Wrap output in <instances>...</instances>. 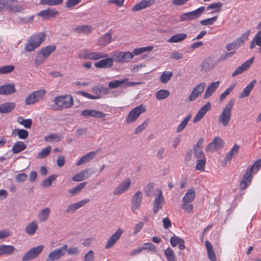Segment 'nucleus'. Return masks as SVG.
<instances>
[{
  "label": "nucleus",
  "mask_w": 261,
  "mask_h": 261,
  "mask_svg": "<svg viewBox=\"0 0 261 261\" xmlns=\"http://www.w3.org/2000/svg\"><path fill=\"white\" fill-rule=\"evenodd\" d=\"M46 35L44 33L39 32L32 35L25 45V51L30 52L38 47L45 40Z\"/></svg>",
  "instance_id": "1"
},
{
  "label": "nucleus",
  "mask_w": 261,
  "mask_h": 261,
  "mask_svg": "<svg viewBox=\"0 0 261 261\" xmlns=\"http://www.w3.org/2000/svg\"><path fill=\"white\" fill-rule=\"evenodd\" d=\"M234 105V100L233 99L229 100L219 115L218 121L224 126H227L230 122L231 116V111Z\"/></svg>",
  "instance_id": "2"
},
{
  "label": "nucleus",
  "mask_w": 261,
  "mask_h": 261,
  "mask_svg": "<svg viewBox=\"0 0 261 261\" xmlns=\"http://www.w3.org/2000/svg\"><path fill=\"white\" fill-rule=\"evenodd\" d=\"M54 101L58 110L69 108L73 104L72 97L68 94L57 96L55 97Z\"/></svg>",
  "instance_id": "3"
},
{
  "label": "nucleus",
  "mask_w": 261,
  "mask_h": 261,
  "mask_svg": "<svg viewBox=\"0 0 261 261\" xmlns=\"http://www.w3.org/2000/svg\"><path fill=\"white\" fill-rule=\"evenodd\" d=\"M78 56L80 58L84 60H97L107 57L108 54L101 52H92L88 49H84L79 52Z\"/></svg>",
  "instance_id": "4"
},
{
  "label": "nucleus",
  "mask_w": 261,
  "mask_h": 261,
  "mask_svg": "<svg viewBox=\"0 0 261 261\" xmlns=\"http://www.w3.org/2000/svg\"><path fill=\"white\" fill-rule=\"evenodd\" d=\"M146 107L143 104L133 109L127 116L126 123L130 124L135 122L142 113L146 111Z\"/></svg>",
  "instance_id": "5"
},
{
  "label": "nucleus",
  "mask_w": 261,
  "mask_h": 261,
  "mask_svg": "<svg viewBox=\"0 0 261 261\" xmlns=\"http://www.w3.org/2000/svg\"><path fill=\"white\" fill-rule=\"evenodd\" d=\"M44 248V245H41L30 249L23 255L22 260L29 261L37 258L42 252Z\"/></svg>",
  "instance_id": "6"
},
{
  "label": "nucleus",
  "mask_w": 261,
  "mask_h": 261,
  "mask_svg": "<svg viewBox=\"0 0 261 261\" xmlns=\"http://www.w3.org/2000/svg\"><path fill=\"white\" fill-rule=\"evenodd\" d=\"M46 92L45 90L41 89L31 93L25 99V105H31L42 100L44 97Z\"/></svg>",
  "instance_id": "7"
},
{
  "label": "nucleus",
  "mask_w": 261,
  "mask_h": 261,
  "mask_svg": "<svg viewBox=\"0 0 261 261\" xmlns=\"http://www.w3.org/2000/svg\"><path fill=\"white\" fill-rule=\"evenodd\" d=\"M205 10L204 7H201L196 10L182 14L180 19L181 21H190L198 18Z\"/></svg>",
  "instance_id": "8"
},
{
  "label": "nucleus",
  "mask_w": 261,
  "mask_h": 261,
  "mask_svg": "<svg viewBox=\"0 0 261 261\" xmlns=\"http://www.w3.org/2000/svg\"><path fill=\"white\" fill-rule=\"evenodd\" d=\"M9 9L14 12H19L21 10L15 0H0V11Z\"/></svg>",
  "instance_id": "9"
},
{
  "label": "nucleus",
  "mask_w": 261,
  "mask_h": 261,
  "mask_svg": "<svg viewBox=\"0 0 261 261\" xmlns=\"http://www.w3.org/2000/svg\"><path fill=\"white\" fill-rule=\"evenodd\" d=\"M56 49L54 45H48L42 48L38 53L35 60V64L38 65L42 63Z\"/></svg>",
  "instance_id": "10"
},
{
  "label": "nucleus",
  "mask_w": 261,
  "mask_h": 261,
  "mask_svg": "<svg viewBox=\"0 0 261 261\" xmlns=\"http://www.w3.org/2000/svg\"><path fill=\"white\" fill-rule=\"evenodd\" d=\"M67 248V245H64L59 248L54 249L51 251L46 258V261H54L58 260L62 256L64 255Z\"/></svg>",
  "instance_id": "11"
},
{
  "label": "nucleus",
  "mask_w": 261,
  "mask_h": 261,
  "mask_svg": "<svg viewBox=\"0 0 261 261\" xmlns=\"http://www.w3.org/2000/svg\"><path fill=\"white\" fill-rule=\"evenodd\" d=\"M155 192L158 195L155 196L153 202V211L154 214L157 213L163 207L165 202L162 191L160 189H156Z\"/></svg>",
  "instance_id": "12"
},
{
  "label": "nucleus",
  "mask_w": 261,
  "mask_h": 261,
  "mask_svg": "<svg viewBox=\"0 0 261 261\" xmlns=\"http://www.w3.org/2000/svg\"><path fill=\"white\" fill-rule=\"evenodd\" d=\"M131 181L129 178H126L122 181L114 189L113 194L115 195L122 194L126 192L130 188Z\"/></svg>",
  "instance_id": "13"
},
{
  "label": "nucleus",
  "mask_w": 261,
  "mask_h": 261,
  "mask_svg": "<svg viewBox=\"0 0 261 261\" xmlns=\"http://www.w3.org/2000/svg\"><path fill=\"white\" fill-rule=\"evenodd\" d=\"M224 145V141L219 137H216L213 141L208 144L205 150L207 152H214L221 148Z\"/></svg>",
  "instance_id": "14"
},
{
  "label": "nucleus",
  "mask_w": 261,
  "mask_h": 261,
  "mask_svg": "<svg viewBox=\"0 0 261 261\" xmlns=\"http://www.w3.org/2000/svg\"><path fill=\"white\" fill-rule=\"evenodd\" d=\"M94 173V171L91 169L88 168L83 170L72 177V180L74 181H81L83 180L88 179L91 175Z\"/></svg>",
  "instance_id": "15"
},
{
  "label": "nucleus",
  "mask_w": 261,
  "mask_h": 261,
  "mask_svg": "<svg viewBox=\"0 0 261 261\" xmlns=\"http://www.w3.org/2000/svg\"><path fill=\"white\" fill-rule=\"evenodd\" d=\"M206 87L205 83H201L196 86L190 94L189 99L190 101L196 100L199 96L203 92Z\"/></svg>",
  "instance_id": "16"
},
{
  "label": "nucleus",
  "mask_w": 261,
  "mask_h": 261,
  "mask_svg": "<svg viewBox=\"0 0 261 261\" xmlns=\"http://www.w3.org/2000/svg\"><path fill=\"white\" fill-rule=\"evenodd\" d=\"M142 201V193L140 191H137L133 196L131 201V209L135 212L139 209Z\"/></svg>",
  "instance_id": "17"
},
{
  "label": "nucleus",
  "mask_w": 261,
  "mask_h": 261,
  "mask_svg": "<svg viewBox=\"0 0 261 261\" xmlns=\"http://www.w3.org/2000/svg\"><path fill=\"white\" fill-rule=\"evenodd\" d=\"M203 141L204 140L202 138H200L193 147L194 155L198 159L205 158L204 153L202 151Z\"/></svg>",
  "instance_id": "18"
},
{
  "label": "nucleus",
  "mask_w": 261,
  "mask_h": 261,
  "mask_svg": "<svg viewBox=\"0 0 261 261\" xmlns=\"http://www.w3.org/2000/svg\"><path fill=\"white\" fill-rule=\"evenodd\" d=\"M122 233L123 230L120 228H119L109 239L108 241L105 246V248L108 249L112 247L120 238Z\"/></svg>",
  "instance_id": "19"
},
{
  "label": "nucleus",
  "mask_w": 261,
  "mask_h": 261,
  "mask_svg": "<svg viewBox=\"0 0 261 261\" xmlns=\"http://www.w3.org/2000/svg\"><path fill=\"white\" fill-rule=\"evenodd\" d=\"M89 199H85L78 201L76 203H72L67 206L65 210L66 213H73L75 211L84 206L86 204L89 202Z\"/></svg>",
  "instance_id": "20"
},
{
  "label": "nucleus",
  "mask_w": 261,
  "mask_h": 261,
  "mask_svg": "<svg viewBox=\"0 0 261 261\" xmlns=\"http://www.w3.org/2000/svg\"><path fill=\"white\" fill-rule=\"evenodd\" d=\"M254 58L252 57L251 59L245 62L241 66L236 68L234 71L232 73V76L234 77L239 74L242 73L245 71L249 68L251 65L254 61Z\"/></svg>",
  "instance_id": "21"
},
{
  "label": "nucleus",
  "mask_w": 261,
  "mask_h": 261,
  "mask_svg": "<svg viewBox=\"0 0 261 261\" xmlns=\"http://www.w3.org/2000/svg\"><path fill=\"white\" fill-rule=\"evenodd\" d=\"M252 173L251 169H246V173L243 175L242 181L240 184L241 189L244 190L250 184L252 180Z\"/></svg>",
  "instance_id": "22"
},
{
  "label": "nucleus",
  "mask_w": 261,
  "mask_h": 261,
  "mask_svg": "<svg viewBox=\"0 0 261 261\" xmlns=\"http://www.w3.org/2000/svg\"><path fill=\"white\" fill-rule=\"evenodd\" d=\"M211 105L210 102H207L199 110L197 115L193 119V122L196 123L200 121L205 115L206 113L211 109Z\"/></svg>",
  "instance_id": "23"
},
{
  "label": "nucleus",
  "mask_w": 261,
  "mask_h": 261,
  "mask_svg": "<svg viewBox=\"0 0 261 261\" xmlns=\"http://www.w3.org/2000/svg\"><path fill=\"white\" fill-rule=\"evenodd\" d=\"M102 59H103L95 63L94 65L96 68H109L113 65L112 60L108 55L107 57L102 58Z\"/></svg>",
  "instance_id": "24"
},
{
  "label": "nucleus",
  "mask_w": 261,
  "mask_h": 261,
  "mask_svg": "<svg viewBox=\"0 0 261 261\" xmlns=\"http://www.w3.org/2000/svg\"><path fill=\"white\" fill-rule=\"evenodd\" d=\"M154 3V0H142L132 8V11L134 12L140 11L151 6Z\"/></svg>",
  "instance_id": "25"
},
{
  "label": "nucleus",
  "mask_w": 261,
  "mask_h": 261,
  "mask_svg": "<svg viewBox=\"0 0 261 261\" xmlns=\"http://www.w3.org/2000/svg\"><path fill=\"white\" fill-rule=\"evenodd\" d=\"M16 92L14 84H5L0 86L1 95H11Z\"/></svg>",
  "instance_id": "26"
},
{
  "label": "nucleus",
  "mask_w": 261,
  "mask_h": 261,
  "mask_svg": "<svg viewBox=\"0 0 261 261\" xmlns=\"http://www.w3.org/2000/svg\"><path fill=\"white\" fill-rule=\"evenodd\" d=\"M58 14V12L55 9L48 8L40 11L37 15L42 17L44 19H47L56 16Z\"/></svg>",
  "instance_id": "27"
},
{
  "label": "nucleus",
  "mask_w": 261,
  "mask_h": 261,
  "mask_svg": "<svg viewBox=\"0 0 261 261\" xmlns=\"http://www.w3.org/2000/svg\"><path fill=\"white\" fill-rule=\"evenodd\" d=\"M81 114L84 116H90L99 118H104L106 116V114L93 110H84L82 111Z\"/></svg>",
  "instance_id": "28"
},
{
  "label": "nucleus",
  "mask_w": 261,
  "mask_h": 261,
  "mask_svg": "<svg viewBox=\"0 0 261 261\" xmlns=\"http://www.w3.org/2000/svg\"><path fill=\"white\" fill-rule=\"evenodd\" d=\"M250 34V31L247 30L240 37L235 39L233 42L234 46L238 49L248 39L249 36Z\"/></svg>",
  "instance_id": "29"
},
{
  "label": "nucleus",
  "mask_w": 261,
  "mask_h": 261,
  "mask_svg": "<svg viewBox=\"0 0 261 261\" xmlns=\"http://www.w3.org/2000/svg\"><path fill=\"white\" fill-rule=\"evenodd\" d=\"M38 228V223L34 220L31 223H28L24 229L25 232L29 236H33L37 231Z\"/></svg>",
  "instance_id": "30"
},
{
  "label": "nucleus",
  "mask_w": 261,
  "mask_h": 261,
  "mask_svg": "<svg viewBox=\"0 0 261 261\" xmlns=\"http://www.w3.org/2000/svg\"><path fill=\"white\" fill-rule=\"evenodd\" d=\"M170 243L172 247H175L176 245H178V248L180 250H183L185 249L184 240L176 236H173L171 238Z\"/></svg>",
  "instance_id": "31"
},
{
  "label": "nucleus",
  "mask_w": 261,
  "mask_h": 261,
  "mask_svg": "<svg viewBox=\"0 0 261 261\" xmlns=\"http://www.w3.org/2000/svg\"><path fill=\"white\" fill-rule=\"evenodd\" d=\"M220 82L217 81L213 82L207 88L205 94L204 95V98H207L213 95L216 89L219 87Z\"/></svg>",
  "instance_id": "32"
},
{
  "label": "nucleus",
  "mask_w": 261,
  "mask_h": 261,
  "mask_svg": "<svg viewBox=\"0 0 261 261\" xmlns=\"http://www.w3.org/2000/svg\"><path fill=\"white\" fill-rule=\"evenodd\" d=\"M50 210L48 207H46L41 210L38 214V218L40 222L46 221L50 215Z\"/></svg>",
  "instance_id": "33"
},
{
  "label": "nucleus",
  "mask_w": 261,
  "mask_h": 261,
  "mask_svg": "<svg viewBox=\"0 0 261 261\" xmlns=\"http://www.w3.org/2000/svg\"><path fill=\"white\" fill-rule=\"evenodd\" d=\"M15 248L12 245H0V256L12 254L15 251Z\"/></svg>",
  "instance_id": "34"
},
{
  "label": "nucleus",
  "mask_w": 261,
  "mask_h": 261,
  "mask_svg": "<svg viewBox=\"0 0 261 261\" xmlns=\"http://www.w3.org/2000/svg\"><path fill=\"white\" fill-rule=\"evenodd\" d=\"M92 31V28L89 25H81L76 26L74 32L78 34H89Z\"/></svg>",
  "instance_id": "35"
},
{
  "label": "nucleus",
  "mask_w": 261,
  "mask_h": 261,
  "mask_svg": "<svg viewBox=\"0 0 261 261\" xmlns=\"http://www.w3.org/2000/svg\"><path fill=\"white\" fill-rule=\"evenodd\" d=\"M205 245L206 248L208 258L211 261H216V255L210 242L207 240L205 242Z\"/></svg>",
  "instance_id": "36"
},
{
  "label": "nucleus",
  "mask_w": 261,
  "mask_h": 261,
  "mask_svg": "<svg viewBox=\"0 0 261 261\" xmlns=\"http://www.w3.org/2000/svg\"><path fill=\"white\" fill-rule=\"evenodd\" d=\"M96 152H90L83 155L76 163L77 166H80L92 160L94 155L96 154Z\"/></svg>",
  "instance_id": "37"
},
{
  "label": "nucleus",
  "mask_w": 261,
  "mask_h": 261,
  "mask_svg": "<svg viewBox=\"0 0 261 261\" xmlns=\"http://www.w3.org/2000/svg\"><path fill=\"white\" fill-rule=\"evenodd\" d=\"M15 107V103L8 102L0 105V112L1 113H7L11 111Z\"/></svg>",
  "instance_id": "38"
},
{
  "label": "nucleus",
  "mask_w": 261,
  "mask_h": 261,
  "mask_svg": "<svg viewBox=\"0 0 261 261\" xmlns=\"http://www.w3.org/2000/svg\"><path fill=\"white\" fill-rule=\"evenodd\" d=\"M256 83L255 80H252L244 89L243 92L240 95V98H244L247 97L249 95L250 92L254 87L255 84Z\"/></svg>",
  "instance_id": "39"
},
{
  "label": "nucleus",
  "mask_w": 261,
  "mask_h": 261,
  "mask_svg": "<svg viewBox=\"0 0 261 261\" xmlns=\"http://www.w3.org/2000/svg\"><path fill=\"white\" fill-rule=\"evenodd\" d=\"M187 37L185 33H180L172 36L168 40L169 43H178L184 40Z\"/></svg>",
  "instance_id": "40"
},
{
  "label": "nucleus",
  "mask_w": 261,
  "mask_h": 261,
  "mask_svg": "<svg viewBox=\"0 0 261 261\" xmlns=\"http://www.w3.org/2000/svg\"><path fill=\"white\" fill-rule=\"evenodd\" d=\"M196 196L194 189H190L182 197V201L192 202Z\"/></svg>",
  "instance_id": "41"
},
{
  "label": "nucleus",
  "mask_w": 261,
  "mask_h": 261,
  "mask_svg": "<svg viewBox=\"0 0 261 261\" xmlns=\"http://www.w3.org/2000/svg\"><path fill=\"white\" fill-rule=\"evenodd\" d=\"M25 144L21 141L16 142L12 147V150L14 153H18L26 148Z\"/></svg>",
  "instance_id": "42"
},
{
  "label": "nucleus",
  "mask_w": 261,
  "mask_h": 261,
  "mask_svg": "<svg viewBox=\"0 0 261 261\" xmlns=\"http://www.w3.org/2000/svg\"><path fill=\"white\" fill-rule=\"evenodd\" d=\"M153 48L152 46H147L145 47H142L140 48H136L133 50V53H132L133 57L135 56H138L141 54L143 53L146 51H150Z\"/></svg>",
  "instance_id": "43"
},
{
  "label": "nucleus",
  "mask_w": 261,
  "mask_h": 261,
  "mask_svg": "<svg viewBox=\"0 0 261 261\" xmlns=\"http://www.w3.org/2000/svg\"><path fill=\"white\" fill-rule=\"evenodd\" d=\"M112 35L110 33H106L103 35L98 40L99 45L106 46L111 42Z\"/></svg>",
  "instance_id": "44"
},
{
  "label": "nucleus",
  "mask_w": 261,
  "mask_h": 261,
  "mask_svg": "<svg viewBox=\"0 0 261 261\" xmlns=\"http://www.w3.org/2000/svg\"><path fill=\"white\" fill-rule=\"evenodd\" d=\"M13 135H17L20 139H25L29 136V132L23 129H15L13 131Z\"/></svg>",
  "instance_id": "45"
},
{
  "label": "nucleus",
  "mask_w": 261,
  "mask_h": 261,
  "mask_svg": "<svg viewBox=\"0 0 261 261\" xmlns=\"http://www.w3.org/2000/svg\"><path fill=\"white\" fill-rule=\"evenodd\" d=\"M191 117L192 115L189 114L181 121V122L178 125L176 128L177 133H180L185 129V128L187 125L188 122L191 120Z\"/></svg>",
  "instance_id": "46"
},
{
  "label": "nucleus",
  "mask_w": 261,
  "mask_h": 261,
  "mask_svg": "<svg viewBox=\"0 0 261 261\" xmlns=\"http://www.w3.org/2000/svg\"><path fill=\"white\" fill-rule=\"evenodd\" d=\"M121 57V63H128L131 62L133 58L132 53L129 51H120Z\"/></svg>",
  "instance_id": "47"
},
{
  "label": "nucleus",
  "mask_w": 261,
  "mask_h": 261,
  "mask_svg": "<svg viewBox=\"0 0 261 261\" xmlns=\"http://www.w3.org/2000/svg\"><path fill=\"white\" fill-rule=\"evenodd\" d=\"M170 95V92L167 90L161 89L155 93V97L158 100H163Z\"/></svg>",
  "instance_id": "48"
},
{
  "label": "nucleus",
  "mask_w": 261,
  "mask_h": 261,
  "mask_svg": "<svg viewBox=\"0 0 261 261\" xmlns=\"http://www.w3.org/2000/svg\"><path fill=\"white\" fill-rule=\"evenodd\" d=\"M87 185L86 182L80 183L77 186L69 190V193L73 196L81 191Z\"/></svg>",
  "instance_id": "49"
},
{
  "label": "nucleus",
  "mask_w": 261,
  "mask_h": 261,
  "mask_svg": "<svg viewBox=\"0 0 261 261\" xmlns=\"http://www.w3.org/2000/svg\"><path fill=\"white\" fill-rule=\"evenodd\" d=\"M240 146L237 144H235L231 149V150L226 155L225 160L226 161H229L231 159L233 156L237 153H238L239 151Z\"/></svg>",
  "instance_id": "50"
},
{
  "label": "nucleus",
  "mask_w": 261,
  "mask_h": 261,
  "mask_svg": "<svg viewBox=\"0 0 261 261\" xmlns=\"http://www.w3.org/2000/svg\"><path fill=\"white\" fill-rule=\"evenodd\" d=\"M64 0H40V4L43 5L55 6L63 3Z\"/></svg>",
  "instance_id": "51"
},
{
  "label": "nucleus",
  "mask_w": 261,
  "mask_h": 261,
  "mask_svg": "<svg viewBox=\"0 0 261 261\" xmlns=\"http://www.w3.org/2000/svg\"><path fill=\"white\" fill-rule=\"evenodd\" d=\"M57 177V175L54 174L49 176L47 178L43 180L41 184L42 187L45 188L51 186L52 181L56 179Z\"/></svg>",
  "instance_id": "52"
},
{
  "label": "nucleus",
  "mask_w": 261,
  "mask_h": 261,
  "mask_svg": "<svg viewBox=\"0 0 261 261\" xmlns=\"http://www.w3.org/2000/svg\"><path fill=\"white\" fill-rule=\"evenodd\" d=\"M172 73L170 71L164 72L160 76V80L161 83L166 84L172 76Z\"/></svg>",
  "instance_id": "53"
},
{
  "label": "nucleus",
  "mask_w": 261,
  "mask_h": 261,
  "mask_svg": "<svg viewBox=\"0 0 261 261\" xmlns=\"http://www.w3.org/2000/svg\"><path fill=\"white\" fill-rule=\"evenodd\" d=\"M165 255L168 261H177L174 253L170 248H168L165 251Z\"/></svg>",
  "instance_id": "54"
},
{
  "label": "nucleus",
  "mask_w": 261,
  "mask_h": 261,
  "mask_svg": "<svg viewBox=\"0 0 261 261\" xmlns=\"http://www.w3.org/2000/svg\"><path fill=\"white\" fill-rule=\"evenodd\" d=\"M15 68L12 65H5L0 67V74H4L12 72Z\"/></svg>",
  "instance_id": "55"
},
{
  "label": "nucleus",
  "mask_w": 261,
  "mask_h": 261,
  "mask_svg": "<svg viewBox=\"0 0 261 261\" xmlns=\"http://www.w3.org/2000/svg\"><path fill=\"white\" fill-rule=\"evenodd\" d=\"M236 87V84L232 83L231 85L224 92H223L219 97V100L220 101H222L225 99V98L232 91L234 88Z\"/></svg>",
  "instance_id": "56"
},
{
  "label": "nucleus",
  "mask_w": 261,
  "mask_h": 261,
  "mask_svg": "<svg viewBox=\"0 0 261 261\" xmlns=\"http://www.w3.org/2000/svg\"><path fill=\"white\" fill-rule=\"evenodd\" d=\"M127 81V79L122 80H114L109 83V87L110 88H116L119 87L121 84L125 83Z\"/></svg>",
  "instance_id": "57"
},
{
  "label": "nucleus",
  "mask_w": 261,
  "mask_h": 261,
  "mask_svg": "<svg viewBox=\"0 0 261 261\" xmlns=\"http://www.w3.org/2000/svg\"><path fill=\"white\" fill-rule=\"evenodd\" d=\"M259 46V48L258 50V53H261V39L257 38H253L252 40L250 46L249 48L250 49H253L255 46Z\"/></svg>",
  "instance_id": "58"
},
{
  "label": "nucleus",
  "mask_w": 261,
  "mask_h": 261,
  "mask_svg": "<svg viewBox=\"0 0 261 261\" xmlns=\"http://www.w3.org/2000/svg\"><path fill=\"white\" fill-rule=\"evenodd\" d=\"M182 208L186 213H191L193 211L194 206L191 202L182 201Z\"/></svg>",
  "instance_id": "59"
},
{
  "label": "nucleus",
  "mask_w": 261,
  "mask_h": 261,
  "mask_svg": "<svg viewBox=\"0 0 261 261\" xmlns=\"http://www.w3.org/2000/svg\"><path fill=\"white\" fill-rule=\"evenodd\" d=\"M61 140V137L55 134H50L44 137V140L48 142L51 141L58 142Z\"/></svg>",
  "instance_id": "60"
},
{
  "label": "nucleus",
  "mask_w": 261,
  "mask_h": 261,
  "mask_svg": "<svg viewBox=\"0 0 261 261\" xmlns=\"http://www.w3.org/2000/svg\"><path fill=\"white\" fill-rule=\"evenodd\" d=\"M51 149V147L50 146H47L44 148L38 153L37 158L38 159H43L46 157L49 154Z\"/></svg>",
  "instance_id": "61"
},
{
  "label": "nucleus",
  "mask_w": 261,
  "mask_h": 261,
  "mask_svg": "<svg viewBox=\"0 0 261 261\" xmlns=\"http://www.w3.org/2000/svg\"><path fill=\"white\" fill-rule=\"evenodd\" d=\"M261 168V159L256 161L250 168H247V169H251L252 173H256Z\"/></svg>",
  "instance_id": "62"
},
{
  "label": "nucleus",
  "mask_w": 261,
  "mask_h": 261,
  "mask_svg": "<svg viewBox=\"0 0 261 261\" xmlns=\"http://www.w3.org/2000/svg\"><path fill=\"white\" fill-rule=\"evenodd\" d=\"M222 5H223V4L221 2L214 3V4L210 5L207 7V10H208L210 9H214V12H218L221 9Z\"/></svg>",
  "instance_id": "63"
},
{
  "label": "nucleus",
  "mask_w": 261,
  "mask_h": 261,
  "mask_svg": "<svg viewBox=\"0 0 261 261\" xmlns=\"http://www.w3.org/2000/svg\"><path fill=\"white\" fill-rule=\"evenodd\" d=\"M206 159H199L197 161L196 169L199 170H203L204 169Z\"/></svg>",
  "instance_id": "64"
}]
</instances>
